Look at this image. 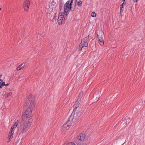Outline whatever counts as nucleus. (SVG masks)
<instances>
[{"mask_svg": "<svg viewBox=\"0 0 145 145\" xmlns=\"http://www.w3.org/2000/svg\"><path fill=\"white\" fill-rule=\"evenodd\" d=\"M29 102L26 104V108H27L25 112L23 113L22 118L24 121V123L25 125L30 124L31 125L33 119L32 118L31 115L32 110L35 107L34 102L35 101V98L33 96H29L28 97Z\"/></svg>", "mask_w": 145, "mask_h": 145, "instance_id": "nucleus-1", "label": "nucleus"}, {"mask_svg": "<svg viewBox=\"0 0 145 145\" xmlns=\"http://www.w3.org/2000/svg\"><path fill=\"white\" fill-rule=\"evenodd\" d=\"M83 113V111L81 109L78 110L77 109L76 111H74L73 110L71 115L70 116L66 122L67 126H70L71 125V123L72 122H75L78 119L80 116Z\"/></svg>", "mask_w": 145, "mask_h": 145, "instance_id": "nucleus-2", "label": "nucleus"}, {"mask_svg": "<svg viewBox=\"0 0 145 145\" xmlns=\"http://www.w3.org/2000/svg\"><path fill=\"white\" fill-rule=\"evenodd\" d=\"M86 135L84 133H82L78 135L76 138L75 140V142L78 145H80V143L82 145H86L88 144V139L85 138Z\"/></svg>", "mask_w": 145, "mask_h": 145, "instance_id": "nucleus-3", "label": "nucleus"}, {"mask_svg": "<svg viewBox=\"0 0 145 145\" xmlns=\"http://www.w3.org/2000/svg\"><path fill=\"white\" fill-rule=\"evenodd\" d=\"M30 127V124L25 125L23 123V124L20 125V127L18 128L17 132V135L18 134L19 135L20 134L25 132L28 130Z\"/></svg>", "mask_w": 145, "mask_h": 145, "instance_id": "nucleus-4", "label": "nucleus"}, {"mask_svg": "<svg viewBox=\"0 0 145 145\" xmlns=\"http://www.w3.org/2000/svg\"><path fill=\"white\" fill-rule=\"evenodd\" d=\"M101 33L102 35H99V37L98 38V41L99 42L100 44L102 46L104 45V42L103 37L104 34L102 32Z\"/></svg>", "mask_w": 145, "mask_h": 145, "instance_id": "nucleus-5", "label": "nucleus"}, {"mask_svg": "<svg viewBox=\"0 0 145 145\" xmlns=\"http://www.w3.org/2000/svg\"><path fill=\"white\" fill-rule=\"evenodd\" d=\"M60 13L59 14L58 18L57 19V22L59 25L61 24H62V21L64 20L65 19V18H64V16L62 15V13L61 15H60Z\"/></svg>", "mask_w": 145, "mask_h": 145, "instance_id": "nucleus-6", "label": "nucleus"}, {"mask_svg": "<svg viewBox=\"0 0 145 145\" xmlns=\"http://www.w3.org/2000/svg\"><path fill=\"white\" fill-rule=\"evenodd\" d=\"M80 101L81 100H80V99H78L75 102V105L73 106V107H74V111H76V110L78 107Z\"/></svg>", "mask_w": 145, "mask_h": 145, "instance_id": "nucleus-7", "label": "nucleus"}, {"mask_svg": "<svg viewBox=\"0 0 145 145\" xmlns=\"http://www.w3.org/2000/svg\"><path fill=\"white\" fill-rule=\"evenodd\" d=\"M15 129L13 128V127H11L9 133L8 135V137H9V140H10L9 141H10V139L12 138L13 137V133H14V129Z\"/></svg>", "mask_w": 145, "mask_h": 145, "instance_id": "nucleus-8", "label": "nucleus"}, {"mask_svg": "<svg viewBox=\"0 0 145 145\" xmlns=\"http://www.w3.org/2000/svg\"><path fill=\"white\" fill-rule=\"evenodd\" d=\"M29 4L30 3L29 1L27 0H26L24 1L23 7H25V10H27V9H26V7L27 8H29Z\"/></svg>", "mask_w": 145, "mask_h": 145, "instance_id": "nucleus-9", "label": "nucleus"}, {"mask_svg": "<svg viewBox=\"0 0 145 145\" xmlns=\"http://www.w3.org/2000/svg\"><path fill=\"white\" fill-rule=\"evenodd\" d=\"M88 41L85 40L84 39H82L80 44L84 47H87L88 45Z\"/></svg>", "mask_w": 145, "mask_h": 145, "instance_id": "nucleus-10", "label": "nucleus"}, {"mask_svg": "<svg viewBox=\"0 0 145 145\" xmlns=\"http://www.w3.org/2000/svg\"><path fill=\"white\" fill-rule=\"evenodd\" d=\"M70 11L66 8H64V14L65 15L67 16L69 13Z\"/></svg>", "mask_w": 145, "mask_h": 145, "instance_id": "nucleus-11", "label": "nucleus"}, {"mask_svg": "<svg viewBox=\"0 0 145 145\" xmlns=\"http://www.w3.org/2000/svg\"><path fill=\"white\" fill-rule=\"evenodd\" d=\"M63 3L62 0H61L59 1V8L60 11L61 10L62 8L63 7Z\"/></svg>", "mask_w": 145, "mask_h": 145, "instance_id": "nucleus-12", "label": "nucleus"}, {"mask_svg": "<svg viewBox=\"0 0 145 145\" xmlns=\"http://www.w3.org/2000/svg\"><path fill=\"white\" fill-rule=\"evenodd\" d=\"M0 89H2L3 86L5 85V82L3 81H0Z\"/></svg>", "mask_w": 145, "mask_h": 145, "instance_id": "nucleus-13", "label": "nucleus"}, {"mask_svg": "<svg viewBox=\"0 0 145 145\" xmlns=\"http://www.w3.org/2000/svg\"><path fill=\"white\" fill-rule=\"evenodd\" d=\"M84 47L83 46V45H81V44H80L79 46H78L77 48V49L79 51H80L82 50V48Z\"/></svg>", "mask_w": 145, "mask_h": 145, "instance_id": "nucleus-14", "label": "nucleus"}, {"mask_svg": "<svg viewBox=\"0 0 145 145\" xmlns=\"http://www.w3.org/2000/svg\"><path fill=\"white\" fill-rule=\"evenodd\" d=\"M70 2V1L69 0L67 1L66 3L65 4L64 8H68L69 6V3Z\"/></svg>", "mask_w": 145, "mask_h": 145, "instance_id": "nucleus-15", "label": "nucleus"}, {"mask_svg": "<svg viewBox=\"0 0 145 145\" xmlns=\"http://www.w3.org/2000/svg\"><path fill=\"white\" fill-rule=\"evenodd\" d=\"M83 95V93L82 92H81L79 94L78 97V99H80V100H81V99Z\"/></svg>", "mask_w": 145, "mask_h": 145, "instance_id": "nucleus-16", "label": "nucleus"}, {"mask_svg": "<svg viewBox=\"0 0 145 145\" xmlns=\"http://www.w3.org/2000/svg\"><path fill=\"white\" fill-rule=\"evenodd\" d=\"M82 2L80 0H79L77 2V5L79 7H81L82 6Z\"/></svg>", "mask_w": 145, "mask_h": 145, "instance_id": "nucleus-17", "label": "nucleus"}, {"mask_svg": "<svg viewBox=\"0 0 145 145\" xmlns=\"http://www.w3.org/2000/svg\"><path fill=\"white\" fill-rule=\"evenodd\" d=\"M98 96H97L96 95H94L92 98V99H93V100L95 101V100H97L98 99H99V98L98 97ZM98 100H97L96 101H97Z\"/></svg>", "mask_w": 145, "mask_h": 145, "instance_id": "nucleus-18", "label": "nucleus"}, {"mask_svg": "<svg viewBox=\"0 0 145 145\" xmlns=\"http://www.w3.org/2000/svg\"><path fill=\"white\" fill-rule=\"evenodd\" d=\"M7 93V97H8L12 95V91L9 92Z\"/></svg>", "mask_w": 145, "mask_h": 145, "instance_id": "nucleus-19", "label": "nucleus"}, {"mask_svg": "<svg viewBox=\"0 0 145 145\" xmlns=\"http://www.w3.org/2000/svg\"><path fill=\"white\" fill-rule=\"evenodd\" d=\"M52 6H53V8H56L57 6L56 3V2H54V1H52Z\"/></svg>", "mask_w": 145, "mask_h": 145, "instance_id": "nucleus-20", "label": "nucleus"}, {"mask_svg": "<svg viewBox=\"0 0 145 145\" xmlns=\"http://www.w3.org/2000/svg\"><path fill=\"white\" fill-rule=\"evenodd\" d=\"M24 67V66H21L20 65H19V66L17 67L16 68V69L18 71H19L21 69H22Z\"/></svg>", "mask_w": 145, "mask_h": 145, "instance_id": "nucleus-21", "label": "nucleus"}, {"mask_svg": "<svg viewBox=\"0 0 145 145\" xmlns=\"http://www.w3.org/2000/svg\"><path fill=\"white\" fill-rule=\"evenodd\" d=\"M66 145H76L73 142H69L67 143Z\"/></svg>", "mask_w": 145, "mask_h": 145, "instance_id": "nucleus-22", "label": "nucleus"}, {"mask_svg": "<svg viewBox=\"0 0 145 145\" xmlns=\"http://www.w3.org/2000/svg\"><path fill=\"white\" fill-rule=\"evenodd\" d=\"M91 16L93 17H95L96 16V14L94 12H92L91 13Z\"/></svg>", "mask_w": 145, "mask_h": 145, "instance_id": "nucleus-23", "label": "nucleus"}, {"mask_svg": "<svg viewBox=\"0 0 145 145\" xmlns=\"http://www.w3.org/2000/svg\"><path fill=\"white\" fill-rule=\"evenodd\" d=\"M72 6H69L68 8H67L70 11V10H71V11H74V8L73 9V10H72L71 9L72 8L71 7Z\"/></svg>", "mask_w": 145, "mask_h": 145, "instance_id": "nucleus-24", "label": "nucleus"}, {"mask_svg": "<svg viewBox=\"0 0 145 145\" xmlns=\"http://www.w3.org/2000/svg\"><path fill=\"white\" fill-rule=\"evenodd\" d=\"M89 35L88 36L86 37L85 38L83 39H84L85 40L87 41H88V39L89 38Z\"/></svg>", "mask_w": 145, "mask_h": 145, "instance_id": "nucleus-25", "label": "nucleus"}, {"mask_svg": "<svg viewBox=\"0 0 145 145\" xmlns=\"http://www.w3.org/2000/svg\"><path fill=\"white\" fill-rule=\"evenodd\" d=\"M18 121L17 120L16 122L14 124V125H15V126L17 127L18 125Z\"/></svg>", "mask_w": 145, "mask_h": 145, "instance_id": "nucleus-26", "label": "nucleus"}, {"mask_svg": "<svg viewBox=\"0 0 145 145\" xmlns=\"http://www.w3.org/2000/svg\"><path fill=\"white\" fill-rule=\"evenodd\" d=\"M73 0H71V1L70 3L69 4V6H72V4L73 3Z\"/></svg>", "mask_w": 145, "mask_h": 145, "instance_id": "nucleus-27", "label": "nucleus"}, {"mask_svg": "<svg viewBox=\"0 0 145 145\" xmlns=\"http://www.w3.org/2000/svg\"><path fill=\"white\" fill-rule=\"evenodd\" d=\"M120 13L121 14V12H123V9H122V8H123L120 7Z\"/></svg>", "mask_w": 145, "mask_h": 145, "instance_id": "nucleus-28", "label": "nucleus"}, {"mask_svg": "<svg viewBox=\"0 0 145 145\" xmlns=\"http://www.w3.org/2000/svg\"><path fill=\"white\" fill-rule=\"evenodd\" d=\"M25 63H22L20 65L21 66H24V67L25 65Z\"/></svg>", "mask_w": 145, "mask_h": 145, "instance_id": "nucleus-29", "label": "nucleus"}, {"mask_svg": "<svg viewBox=\"0 0 145 145\" xmlns=\"http://www.w3.org/2000/svg\"><path fill=\"white\" fill-rule=\"evenodd\" d=\"M123 5H124V4H123V3H122L121 5H120V7L123 8Z\"/></svg>", "mask_w": 145, "mask_h": 145, "instance_id": "nucleus-30", "label": "nucleus"}, {"mask_svg": "<svg viewBox=\"0 0 145 145\" xmlns=\"http://www.w3.org/2000/svg\"><path fill=\"white\" fill-rule=\"evenodd\" d=\"M122 1H123V4H124V5H125L126 4L125 0H122Z\"/></svg>", "mask_w": 145, "mask_h": 145, "instance_id": "nucleus-31", "label": "nucleus"}, {"mask_svg": "<svg viewBox=\"0 0 145 145\" xmlns=\"http://www.w3.org/2000/svg\"><path fill=\"white\" fill-rule=\"evenodd\" d=\"M16 127V126H15L13 124V125L11 127H13V128H14L15 129Z\"/></svg>", "mask_w": 145, "mask_h": 145, "instance_id": "nucleus-32", "label": "nucleus"}, {"mask_svg": "<svg viewBox=\"0 0 145 145\" xmlns=\"http://www.w3.org/2000/svg\"><path fill=\"white\" fill-rule=\"evenodd\" d=\"M2 74H0V81H3L2 79H1V77L2 76Z\"/></svg>", "mask_w": 145, "mask_h": 145, "instance_id": "nucleus-33", "label": "nucleus"}, {"mask_svg": "<svg viewBox=\"0 0 145 145\" xmlns=\"http://www.w3.org/2000/svg\"><path fill=\"white\" fill-rule=\"evenodd\" d=\"M138 0H133V1H134V2H135L136 3H137Z\"/></svg>", "mask_w": 145, "mask_h": 145, "instance_id": "nucleus-34", "label": "nucleus"}, {"mask_svg": "<svg viewBox=\"0 0 145 145\" xmlns=\"http://www.w3.org/2000/svg\"><path fill=\"white\" fill-rule=\"evenodd\" d=\"M9 84H8V83L7 84H5V85L4 86H8L9 85Z\"/></svg>", "mask_w": 145, "mask_h": 145, "instance_id": "nucleus-35", "label": "nucleus"}, {"mask_svg": "<svg viewBox=\"0 0 145 145\" xmlns=\"http://www.w3.org/2000/svg\"><path fill=\"white\" fill-rule=\"evenodd\" d=\"M97 38H98L99 37V35L97 33Z\"/></svg>", "mask_w": 145, "mask_h": 145, "instance_id": "nucleus-36", "label": "nucleus"}, {"mask_svg": "<svg viewBox=\"0 0 145 145\" xmlns=\"http://www.w3.org/2000/svg\"><path fill=\"white\" fill-rule=\"evenodd\" d=\"M75 0V4H76V2L77 1V0Z\"/></svg>", "mask_w": 145, "mask_h": 145, "instance_id": "nucleus-37", "label": "nucleus"}, {"mask_svg": "<svg viewBox=\"0 0 145 145\" xmlns=\"http://www.w3.org/2000/svg\"><path fill=\"white\" fill-rule=\"evenodd\" d=\"M1 8H0V10H1Z\"/></svg>", "mask_w": 145, "mask_h": 145, "instance_id": "nucleus-38", "label": "nucleus"}]
</instances>
